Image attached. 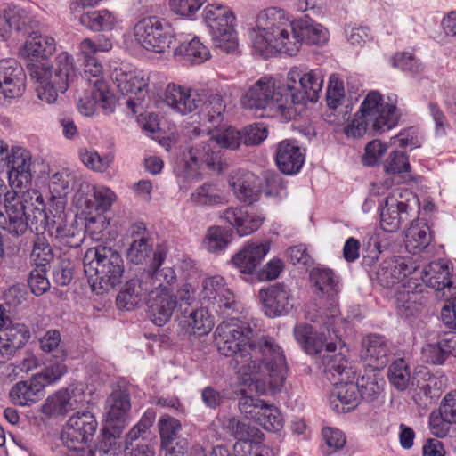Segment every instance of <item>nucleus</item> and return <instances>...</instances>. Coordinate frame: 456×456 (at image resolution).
<instances>
[{
	"label": "nucleus",
	"mask_w": 456,
	"mask_h": 456,
	"mask_svg": "<svg viewBox=\"0 0 456 456\" xmlns=\"http://www.w3.org/2000/svg\"><path fill=\"white\" fill-rule=\"evenodd\" d=\"M26 75L13 59L0 61V102L20 97L25 92Z\"/></svg>",
	"instance_id": "22"
},
{
	"label": "nucleus",
	"mask_w": 456,
	"mask_h": 456,
	"mask_svg": "<svg viewBox=\"0 0 456 456\" xmlns=\"http://www.w3.org/2000/svg\"><path fill=\"white\" fill-rule=\"evenodd\" d=\"M348 379L341 378V384L337 387V392L332 395L330 404L337 412H346L354 409L359 403V392L353 382Z\"/></svg>",
	"instance_id": "39"
},
{
	"label": "nucleus",
	"mask_w": 456,
	"mask_h": 456,
	"mask_svg": "<svg viewBox=\"0 0 456 456\" xmlns=\"http://www.w3.org/2000/svg\"><path fill=\"white\" fill-rule=\"evenodd\" d=\"M97 426L95 417L90 411H77L63 427L61 439L66 448H80L93 439Z\"/></svg>",
	"instance_id": "17"
},
{
	"label": "nucleus",
	"mask_w": 456,
	"mask_h": 456,
	"mask_svg": "<svg viewBox=\"0 0 456 456\" xmlns=\"http://www.w3.org/2000/svg\"><path fill=\"white\" fill-rule=\"evenodd\" d=\"M83 264L92 289L98 294L121 282L124 261L121 255L111 247L98 245L88 248L84 255Z\"/></svg>",
	"instance_id": "6"
},
{
	"label": "nucleus",
	"mask_w": 456,
	"mask_h": 456,
	"mask_svg": "<svg viewBox=\"0 0 456 456\" xmlns=\"http://www.w3.org/2000/svg\"><path fill=\"white\" fill-rule=\"evenodd\" d=\"M100 91L93 88L90 95L81 98L77 104L78 111L84 116H92L96 111L97 106L106 110H112V94L108 91L106 102L99 95Z\"/></svg>",
	"instance_id": "52"
},
{
	"label": "nucleus",
	"mask_w": 456,
	"mask_h": 456,
	"mask_svg": "<svg viewBox=\"0 0 456 456\" xmlns=\"http://www.w3.org/2000/svg\"><path fill=\"white\" fill-rule=\"evenodd\" d=\"M158 245L156 248H158ZM157 248L153 250L152 245L150 243L149 240L141 237L139 239L134 240L129 246L126 252L127 260L134 265H143L149 259L151 255H154V252ZM153 262V258L151 259V265Z\"/></svg>",
	"instance_id": "53"
},
{
	"label": "nucleus",
	"mask_w": 456,
	"mask_h": 456,
	"mask_svg": "<svg viewBox=\"0 0 456 456\" xmlns=\"http://www.w3.org/2000/svg\"><path fill=\"white\" fill-rule=\"evenodd\" d=\"M79 159L87 168L100 173L105 172L113 162L112 155L100 156L97 151L87 149L79 151Z\"/></svg>",
	"instance_id": "58"
},
{
	"label": "nucleus",
	"mask_w": 456,
	"mask_h": 456,
	"mask_svg": "<svg viewBox=\"0 0 456 456\" xmlns=\"http://www.w3.org/2000/svg\"><path fill=\"white\" fill-rule=\"evenodd\" d=\"M400 117L399 110L390 98L385 102L379 92L371 91L365 96L351 123L345 127V134L351 138H360L367 133L383 134L395 127Z\"/></svg>",
	"instance_id": "3"
},
{
	"label": "nucleus",
	"mask_w": 456,
	"mask_h": 456,
	"mask_svg": "<svg viewBox=\"0 0 456 456\" xmlns=\"http://www.w3.org/2000/svg\"><path fill=\"white\" fill-rule=\"evenodd\" d=\"M130 399L126 392L115 390L107 399L106 422L112 427L124 422L130 410Z\"/></svg>",
	"instance_id": "37"
},
{
	"label": "nucleus",
	"mask_w": 456,
	"mask_h": 456,
	"mask_svg": "<svg viewBox=\"0 0 456 456\" xmlns=\"http://www.w3.org/2000/svg\"><path fill=\"white\" fill-rule=\"evenodd\" d=\"M56 49L54 38L32 31L23 46L20 49V56L25 60L27 69L28 65L35 62L48 61Z\"/></svg>",
	"instance_id": "26"
},
{
	"label": "nucleus",
	"mask_w": 456,
	"mask_h": 456,
	"mask_svg": "<svg viewBox=\"0 0 456 456\" xmlns=\"http://www.w3.org/2000/svg\"><path fill=\"white\" fill-rule=\"evenodd\" d=\"M228 184L234 196L241 202L252 204L259 199L260 180L249 171L232 172L228 178Z\"/></svg>",
	"instance_id": "27"
},
{
	"label": "nucleus",
	"mask_w": 456,
	"mask_h": 456,
	"mask_svg": "<svg viewBox=\"0 0 456 456\" xmlns=\"http://www.w3.org/2000/svg\"><path fill=\"white\" fill-rule=\"evenodd\" d=\"M385 384L384 379L372 370L362 376L355 385L361 398L371 403L381 397Z\"/></svg>",
	"instance_id": "45"
},
{
	"label": "nucleus",
	"mask_w": 456,
	"mask_h": 456,
	"mask_svg": "<svg viewBox=\"0 0 456 456\" xmlns=\"http://www.w3.org/2000/svg\"><path fill=\"white\" fill-rule=\"evenodd\" d=\"M161 99L172 110L182 115L191 113L202 102L197 90L174 83L167 86Z\"/></svg>",
	"instance_id": "24"
},
{
	"label": "nucleus",
	"mask_w": 456,
	"mask_h": 456,
	"mask_svg": "<svg viewBox=\"0 0 456 456\" xmlns=\"http://www.w3.org/2000/svg\"><path fill=\"white\" fill-rule=\"evenodd\" d=\"M289 88L271 77H263L245 92L240 102L243 108L260 117L281 115L291 119L297 115V110L290 107L288 98Z\"/></svg>",
	"instance_id": "4"
},
{
	"label": "nucleus",
	"mask_w": 456,
	"mask_h": 456,
	"mask_svg": "<svg viewBox=\"0 0 456 456\" xmlns=\"http://www.w3.org/2000/svg\"><path fill=\"white\" fill-rule=\"evenodd\" d=\"M5 162L9 167V184L13 191H24L31 181V155L24 148L12 147Z\"/></svg>",
	"instance_id": "23"
},
{
	"label": "nucleus",
	"mask_w": 456,
	"mask_h": 456,
	"mask_svg": "<svg viewBox=\"0 0 456 456\" xmlns=\"http://www.w3.org/2000/svg\"><path fill=\"white\" fill-rule=\"evenodd\" d=\"M174 54L191 64H201L210 58L208 48L195 36L181 40Z\"/></svg>",
	"instance_id": "36"
},
{
	"label": "nucleus",
	"mask_w": 456,
	"mask_h": 456,
	"mask_svg": "<svg viewBox=\"0 0 456 456\" xmlns=\"http://www.w3.org/2000/svg\"><path fill=\"white\" fill-rule=\"evenodd\" d=\"M4 341L7 344L12 354L23 346L30 338L29 329L23 323H12L6 328Z\"/></svg>",
	"instance_id": "55"
},
{
	"label": "nucleus",
	"mask_w": 456,
	"mask_h": 456,
	"mask_svg": "<svg viewBox=\"0 0 456 456\" xmlns=\"http://www.w3.org/2000/svg\"><path fill=\"white\" fill-rule=\"evenodd\" d=\"M287 78L288 83L285 87H290L288 91V98L291 109H296V105L305 104L306 102H314L318 100L323 85L321 70H305L293 67L289 71Z\"/></svg>",
	"instance_id": "13"
},
{
	"label": "nucleus",
	"mask_w": 456,
	"mask_h": 456,
	"mask_svg": "<svg viewBox=\"0 0 456 456\" xmlns=\"http://www.w3.org/2000/svg\"><path fill=\"white\" fill-rule=\"evenodd\" d=\"M45 383L33 376L30 380L16 383L10 391V398L15 404L28 406L44 396Z\"/></svg>",
	"instance_id": "31"
},
{
	"label": "nucleus",
	"mask_w": 456,
	"mask_h": 456,
	"mask_svg": "<svg viewBox=\"0 0 456 456\" xmlns=\"http://www.w3.org/2000/svg\"><path fill=\"white\" fill-rule=\"evenodd\" d=\"M431 241L429 228L427 224L411 223L405 232L404 244L408 252L417 254L426 248Z\"/></svg>",
	"instance_id": "42"
},
{
	"label": "nucleus",
	"mask_w": 456,
	"mask_h": 456,
	"mask_svg": "<svg viewBox=\"0 0 456 456\" xmlns=\"http://www.w3.org/2000/svg\"><path fill=\"white\" fill-rule=\"evenodd\" d=\"M328 37L329 32L323 26L309 19H301L293 22V32L286 45H281L285 47L284 53L292 56L303 43L320 45L325 44Z\"/></svg>",
	"instance_id": "20"
},
{
	"label": "nucleus",
	"mask_w": 456,
	"mask_h": 456,
	"mask_svg": "<svg viewBox=\"0 0 456 456\" xmlns=\"http://www.w3.org/2000/svg\"><path fill=\"white\" fill-rule=\"evenodd\" d=\"M191 202L198 207H214L228 202L227 197L213 183H206L192 191Z\"/></svg>",
	"instance_id": "40"
},
{
	"label": "nucleus",
	"mask_w": 456,
	"mask_h": 456,
	"mask_svg": "<svg viewBox=\"0 0 456 456\" xmlns=\"http://www.w3.org/2000/svg\"><path fill=\"white\" fill-rule=\"evenodd\" d=\"M394 67L411 74H419L424 70V65L414 54L397 53L392 58Z\"/></svg>",
	"instance_id": "63"
},
{
	"label": "nucleus",
	"mask_w": 456,
	"mask_h": 456,
	"mask_svg": "<svg viewBox=\"0 0 456 456\" xmlns=\"http://www.w3.org/2000/svg\"><path fill=\"white\" fill-rule=\"evenodd\" d=\"M4 18L6 22V31L14 29L29 35L37 21L22 8L16 5H10L4 11Z\"/></svg>",
	"instance_id": "46"
},
{
	"label": "nucleus",
	"mask_w": 456,
	"mask_h": 456,
	"mask_svg": "<svg viewBox=\"0 0 456 456\" xmlns=\"http://www.w3.org/2000/svg\"><path fill=\"white\" fill-rule=\"evenodd\" d=\"M285 379L282 381L281 385L278 387V389L269 392L268 394H259L256 391L250 390L248 386L244 385L238 379L240 388V397L239 399L238 407L241 414H243L246 418L251 419L256 421L257 416L259 415L261 410H263L265 402L262 399L253 397L249 394H256L259 396L261 395H273L281 391V387L284 385Z\"/></svg>",
	"instance_id": "35"
},
{
	"label": "nucleus",
	"mask_w": 456,
	"mask_h": 456,
	"mask_svg": "<svg viewBox=\"0 0 456 456\" xmlns=\"http://www.w3.org/2000/svg\"><path fill=\"white\" fill-rule=\"evenodd\" d=\"M30 256L38 266H45L53 259V251L46 238L44 236L36 238Z\"/></svg>",
	"instance_id": "61"
},
{
	"label": "nucleus",
	"mask_w": 456,
	"mask_h": 456,
	"mask_svg": "<svg viewBox=\"0 0 456 456\" xmlns=\"http://www.w3.org/2000/svg\"><path fill=\"white\" fill-rule=\"evenodd\" d=\"M200 296L204 302L221 314H229L236 309L237 301L233 292L228 288L221 275L205 278L201 283Z\"/></svg>",
	"instance_id": "19"
},
{
	"label": "nucleus",
	"mask_w": 456,
	"mask_h": 456,
	"mask_svg": "<svg viewBox=\"0 0 456 456\" xmlns=\"http://www.w3.org/2000/svg\"><path fill=\"white\" fill-rule=\"evenodd\" d=\"M41 349L45 353H53L60 361L66 357L65 351L61 346V334L56 330H48L39 340Z\"/></svg>",
	"instance_id": "64"
},
{
	"label": "nucleus",
	"mask_w": 456,
	"mask_h": 456,
	"mask_svg": "<svg viewBox=\"0 0 456 456\" xmlns=\"http://www.w3.org/2000/svg\"><path fill=\"white\" fill-rule=\"evenodd\" d=\"M336 349L337 346L332 342L327 341L324 344L323 351L320 354L324 371L330 373L333 377L337 374L342 377L345 376V379H349L353 371L345 354L346 350L341 348L338 353H336Z\"/></svg>",
	"instance_id": "34"
},
{
	"label": "nucleus",
	"mask_w": 456,
	"mask_h": 456,
	"mask_svg": "<svg viewBox=\"0 0 456 456\" xmlns=\"http://www.w3.org/2000/svg\"><path fill=\"white\" fill-rule=\"evenodd\" d=\"M388 379L398 390H404L410 386L412 379L404 360L398 359L391 364L388 370Z\"/></svg>",
	"instance_id": "56"
},
{
	"label": "nucleus",
	"mask_w": 456,
	"mask_h": 456,
	"mask_svg": "<svg viewBox=\"0 0 456 456\" xmlns=\"http://www.w3.org/2000/svg\"><path fill=\"white\" fill-rule=\"evenodd\" d=\"M173 279L161 282V286L153 285L147 298V305L151 321L157 326L166 324L178 305L173 294V285L176 281V274L173 269Z\"/></svg>",
	"instance_id": "16"
},
{
	"label": "nucleus",
	"mask_w": 456,
	"mask_h": 456,
	"mask_svg": "<svg viewBox=\"0 0 456 456\" xmlns=\"http://www.w3.org/2000/svg\"><path fill=\"white\" fill-rule=\"evenodd\" d=\"M166 256V247L159 246L154 252L153 262L150 265V270L127 281L118 293L117 305L119 308L127 311L134 309L142 302L145 295L149 296L153 285L160 287L161 282H167L173 279V268H161Z\"/></svg>",
	"instance_id": "8"
},
{
	"label": "nucleus",
	"mask_w": 456,
	"mask_h": 456,
	"mask_svg": "<svg viewBox=\"0 0 456 456\" xmlns=\"http://www.w3.org/2000/svg\"><path fill=\"white\" fill-rule=\"evenodd\" d=\"M159 429L161 439V448L168 449L175 447L174 444L183 438H179L178 432L182 426L181 423L173 417L163 415L159 420Z\"/></svg>",
	"instance_id": "51"
},
{
	"label": "nucleus",
	"mask_w": 456,
	"mask_h": 456,
	"mask_svg": "<svg viewBox=\"0 0 456 456\" xmlns=\"http://www.w3.org/2000/svg\"><path fill=\"white\" fill-rule=\"evenodd\" d=\"M414 195L407 190L396 189L387 197L380 214V225L388 232H396L403 222L409 217L410 200H414Z\"/></svg>",
	"instance_id": "18"
},
{
	"label": "nucleus",
	"mask_w": 456,
	"mask_h": 456,
	"mask_svg": "<svg viewBox=\"0 0 456 456\" xmlns=\"http://www.w3.org/2000/svg\"><path fill=\"white\" fill-rule=\"evenodd\" d=\"M253 332L248 322L232 318L216 327V343L220 354L233 358L232 366L242 384L259 394H268L285 379V357L272 338H253Z\"/></svg>",
	"instance_id": "1"
},
{
	"label": "nucleus",
	"mask_w": 456,
	"mask_h": 456,
	"mask_svg": "<svg viewBox=\"0 0 456 456\" xmlns=\"http://www.w3.org/2000/svg\"><path fill=\"white\" fill-rule=\"evenodd\" d=\"M225 104L219 94H211L205 105L204 118L214 126H218L223 121Z\"/></svg>",
	"instance_id": "62"
},
{
	"label": "nucleus",
	"mask_w": 456,
	"mask_h": 456,
	"mask_svg": "<svg viewBox=\"0 0 456 456\" xmlns=\"http://www.w3.org/2000/svg\"><path fill=\"white\" fill-rule=\"evenodd\" d=\"M110 77L117 90L126 96V105L133 114H142L150 103L149 77L126 64L111 67Z\"/></svg>",
	"instance_id": "10"
},
{
	"label": "nucleus",
	"mask_w": 456,
	"mask_h": 456,
	"mask_svg": "<svg viewBox=\"0 0 456 456\" xmlns=\"http://www.w3.org/2000/svg\"><path fill=\"white\" fill-rule=\"evenodd\" d=\"M180 326L191 334H208L214 326L213 319L205 307L188 310L185 308L179 318Z\"/></svg>",
	"instance_id": "32"
},
{
	"label": "nucleus",
	"mask_w": 456,
	"mask_h": 456,
	"mask_svg": "<svg viewBox=\"0 0 456 456\" xmlns=\"http://www.w3.org/2000/svg\"><path fill=\"white\" fill-rule=\"evenodd\" d=\"M79 21L92 31H109L117 25L118 17L108 10L93 11L81 15Z\"/></svg>",
	"instance_id": "43"
},
{
	"label": "nucleus",
	"mask_w": 456,
	"mask_h": 456,
	"mask_svg": "<svg viewBox=\"0 0 456 456\" xmlns=\"http://www.w3.org/2000/svg\"><path fill=\"white\" fill-rule=\"evenodd\" d=\"M346 99L345 95V88L343 86V82L340 81L337 77L331 76L330 77V83L328 86L327 92V103L329 107L332 108L336 110L338 108L345 105L346 110L344 112L343 119H348L347 114L350 110H348V104H346Z\"/></svg>",
	"instance_id": "54"
},
{
	"label": "nucleus",
	"mask_w": 456,
	"mask_h": 456,
	"mask_svg": "<svg viewBox=\"0 0 456 456\" xmlns=\"http://www.w3.org/2000/svg\"><path fill=\"white\" fill-rule=\"evenodd\" d=\"M338 314L339 311L334 304H330V307L320 314H311V311L308 310L307 318L313 322H322L323 328L327 330V334L324 331L314 333L312 326L306 323H299L295 326V338L307 354H316L322 353L324 344L329 338H332L331 332L337 337L335 326L340 321Z\"/></svg>",
	"instance_id": "12"
},
{
	"label": "nucleus",
	"mask_w": 456,
	"mask_h": 456,
	"mask_svg": "<svg viewBox=\"0 0 456 456\" xmlns=\"http://www.w3.org/2000/svg\"><path fill=\"white\" fill-rule=\"evenodd\" d=\"M265 314L270 318L288 314L295 305L292 289L284 283H276L258 292Z\"/></svg>",
	"instance_id": "21"
},
{
	"label": "nucleus",
	"mask_w": 456,
	"mask_h": 456,
	"mask_svg": "<svg viewBox=\"0 0 456 456\" xmlns=\"http://www.w3.org/2000/svg\"><path fill=\"white\" fill-rule=\"evenodd\" d=\"M86 78L93 85V88L100 91L99 95L106 102L109 86L102 78L103 68L98 59H87L83 61Z\"/></svg>",
	"instance_id": "49"
},
{
	"label": "nucleus",
	"mask_w": 456,
	"mask_h": 456,
	"mask_svg": "<svg viewBox=\"0 0 456 456\" xmlns=\"http://www.w3.org/2000/svg\"><path fill=\"white\" fill-rule=\"evenodd\" d=\"M255 422L270 432H278L283 427L280 411L273 404L267 403L264 405Z\"/></svg>",
	"instance_id": "57"
},
{
	"label": "nucleus",
	"mask_w": 456,
	"mask_h": 456,
	"mask_svg": "<svg viewBox=\"0 0 456 456\" xmlns=\"http://www.w3.org/2000/svg\"><path fill=\"white\" fill-rule=\"evenodd\" d=\"M202 17L208 27L216 48L232 53L238 48L235 15L230 7L219 3L208 4Z\"/></svg>",
	"instance_id": "11"
},
{
	"label": "nucleus",
	"mask_w": 456,
	"mask_h": 456,
	"mask_svg": "<svg viewBox=\"0 0 456 456\" xmlns=\"http://www.w3.org/2000/svg\"><path fill=\"white\" fill-rule=\"evenodd\" d=\"M293 32V22L283 9L269 7L261 11L256 20V27L249 36L254 49L265 58L273 51L284 53L289 35Z\"/></svg>",
	"instance_id": "5"
},
{
	"label": "nucleus",
	"mask_w": 456,
	"mask_h": 456,
	"mask_svg": "<svg viewBox=\"0 0 456 456\" xmlns=\"http://www.w3.org/2000/svg\"><path fill=\"white\" fill-rule=\"evenodd\" d=\"M42 228L47 229L51 236L70 248L78 247L83 240L80 231L73 225L68 226L66 219L61 222L55 221V219H50L48 214L47 223L43 224Z\"/></svg>",
	"instance_id": "38"
},
{
	"label": "nucleus",
	"mask_w": 456,
	"mask_h": 456,
	"mask_svg": "<svg viewBox=\"0 0 456 456\" xmlns=\"http://www.w3.org/2000/svg\"><path fill=\"white\" fill-rule=\"evenodd\" d=\"M305 162V151L294 140H284L277 145L276 163L286 175L297 174Z\"/></svg>",
	"instance_id": "29"
},
{
	"label": "nucleus",
	"mask_w": 456,
	"mask_h": 456,
	"mask_svg": "<svg viewBox=\"0 0 456 456\" xmlns=\"http://www.w3.org/2000/svg\"><path fill=\"white\" fill-rule=\"evenodd\" d=\"M15 197L7 200L5 205L4 229L18 237L24 234L28 225L35 229L42 228L47 223V214L38 206H43V196L35 189L13 191Z\"/></svg>",
	"instance_id": "7"
},
{
	"label": "nucleus",
	"mask_w": 456,
	"mask_h": 456,
	"mask_svg": "<svg viewBox=\"0 0 456 456\" xmlns=\"http://www.w3.org/2000/svg\"><path fill=\"white\" fill-rule=\"evenodd\" d=\"M417 268V265L411 258L393 256L374 266L370 272V277L381 287L392 289L399 286L407 276L416 273Z\"/></svg>",
	"instance_id": "15"
},
{
	"label": "nucleus",
	"mask_w": 456,
	"mask_h": 456,
	"mask_svg": "<svg viewBox=\"0 0 456 456\" xmlns=\"http://www.w3.org/2000/svg\"><path fill=\"white\" fill-rule=\"evenodd\" d=\"M190 144L184 155V164L178 175L188 180H196L200 176V167L206 165L213 170L222 171L220 150L216 148L209 132L192 127L188 130Z\"/></svg>",
	"instance_id": "9"
},
{
	"label": "nucleus",
	"mask_w": 456,
	"mask_h": 456,
	"mask_svg": "<svg viewBox=\"0 0 456 456\" xmlns=\"http://www.w3.org/2000/svg\"><path fill=\"white\" fill-rule=\"evenodd\" d=\"M270 250L267 241H250L237 252L231 262L241 273L251 274Z\"/></svg>",
	"instance_id": "28"
},
{
	"label": "nucleus",
	"mask_w": 456,
	"mask_h": 456,
	"mask_svg": "<svg viewBox=\"0 0 456 456\" xmlns=\"http://www.w3.org/2000/svg\"><path fill=\"white\" fill-rule=\"evenodd\" d=\"M362 357L374 369H381L388 362L389 347L386 338L379 335H369L362 341Z\"/></svg>",
	"instance_id": "33"
},
{
	"label": "nucleus",
	"mask_w": 456,
	"mask_h": 456,
	"mask_svg": "<svg viewBox=\"0 0 456 456\" xmlns=\"http://www.w3.org/2000/svg\"><path fill=\"white\" fill-rule=\"evenodd\" d=\"M311 279L317 289L331 300L340 291L339 277L330 269H314L311 272Z\"/></svg>",
	"instance_id": "41"
},
{
	"label": "nucleus",
	"mask_w": 456,
	"mask_h": 456,
	"mask_svg": "<svg viewBox=\"0 0 456 456\" xmlns=\"http://www.w3.org/2000/svg\"><path fill=\"white\" fill-rule=\"evenodd\" d=\"M204 247L211 253L224 250L228 243V235L224 229L220 226L208 228L204 238Z\"/></svg>",
	"instance_id": "59"
},
{
	"label": "nucleus",
	"mask_w": 456,
	"mask_h": 456,
	"mask_svg": "<svg viewBox=\"0 0 456 456\" xmlns=\"http://www.w3.org/2000/svg\"><path fill=\"white\" fill-rule=\"evenodd\" d=\"M208 132L213 139V142L220 150V154H222V149L235 150L242 142L241 133L232 126H216Z\"/></svg>",
	"instance_id": "50"
},
{
	"label": "nucleus",
	"mask_w": 456,
	"mask_h": 456,
	"mask_svg": "<svg viewBox=\"0 0 456 456\" xmlns=\"http://www.w3.org/2000/svg\"><path fill=\"white\" fill-rule=\"evenodd\" d=\"M28 71L36 84L37 97L48 104L55 102L78 77L74 57L68 52L59 53L53 61L31 63Z\"/></svg>",
	"instance_id": "2"
},
{
	"label": "nucleus",
	"mask_w": 456,
	"mask_h": 456,
	"mask_svg": "<svg viewBox=\"0 0 456 456\" xmlns=\"http://www.w3.org/2000/svg\"><path fill=\"white\" fill-rule=\"evenodd\" d=\"M423 282L437 292L441 297L456 295V277L451 275L450 266L444 261L431 262L421 271Z\"/></svg>",
	"instance_id": "25"
},
{
	"label": "nucleus",
	"mask_w": 456,
	"mask_h": 456,
	"mask_svg": "<svg viewBox=\"0 0 456 456\" xmlns=\"http://www.w3.org/2000/svg\"><path fill=\"white\" fill-rule=\"evenodd\" d=\"M222 218L234 227L240 236H247L258 230L265 221V216L255 212H248L243 208H228L223 212Z\"/></svg>",
	"instance_id": "30"
},
{
	"label": "nucleus",
	"mask_w": 456,
	"mask_h": 456,
	"mask_svg": "<svg viewBox=\"0 0 456 456\" xmlns=\"http://www.w3.org/2000/svg\"><path fill=\"white\" fill-rule=\"evenodd\" d=\"M450 354L456 357V335L448 340L428 345L422 349L423 357L433 364H442Z\"/></svg>",
	"instance_id": "48"
},
{
	"label": "nucleus",
	"mask_w": 456,
	"mask_h": 456,
	"mask_svg": "<svg viewBox=\"0 0 456 456\" xmlns=\"http://www.w3.org/2000/svg\"><path fill=\"white\" fill-rule=\"evenodd\" d=\"M134 36L143 49L155 53H164L175 39L171 26L156 16L140 20L134 25Z\"/></svg>",
	"instance_id": "14"
},
{
	"label": "nucleus",
	"mask_w": 456,
	"mask_h": 456,
	"mask_svg": "<svg viewBox=\"0 0 456 456\" xmlns=\"http://www.w3.org/2000/svg\"><path fill=\"white\" fill-rule=\"evenodd\" d=\"M417 294L408 290H398L394 296V303L398 314L402 316H411L419 311V305L416 303Z\"/></svg>",
	"instance_id": "60"
},
{
	"label": "nucleus",
	"mask_w": 456,
	"mask_h": 456,
	"mask_svg": "<svg viewBox=\"0 0 456 456\" xmlns=\"http://www.w3.org/2000/svg\"><path fill=\"white\" fill-rule=\"evenodd\" d=\"M77 403V400L67 390H61L47 398L43 405V412L48 415H62L76 409Z\"/></svg>",
	"instance_id": "47"
},
{
	"label": "nucleus",
	"mask_w": 456,
	"mask_h": 456,
	"mask_svg": "<svg viewBox=\"0 0 456 456\" xmlns=\"http://www.w3.org/2000/svg\"><path fill=\"white\" fill-rule=\"evenodd\" d=\"M441 417L434 418L430 421L433 433L437 436H444L447 433V423H456V392L448 394L443 400Z\"/></svg>",
	"instance_id": "44"
}]
</instances>
